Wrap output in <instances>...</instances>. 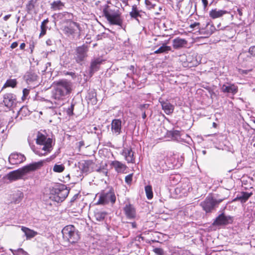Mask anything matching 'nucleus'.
I'll use <instances>...</instances> for the list:
<instances>
[{
	"label": "nucleus",
	"mask_w": 255,
	"mask_h": 255,
	"mask_svg": "<svg viewBox=\"0 0 255 255\" xmlns=\"http://www.w3.org/2000/svg\"><path fill=\"white\" fill-rule=\"evenodd\" d=\"M72 86L71 82L65 79L55 82L52 91V98L56 106L63 105V101L71 92Z\"/></svg>",
	"instance_id": "1"
},
{
	"label": "nucleus",
	"mask_w": 255,
	"mask_h": 255,
	"mask_svg": "<svg viewBox=\"0 0 255 255\" xmlns=\"http://www.w3.org/2000/svg\"><path fill=\"white\" fill-rule=\"evenodd\" d=\"M36 142L37 144L36 148L31 146L33 152L39 156L46 155L52 149V139L40 132H38Z\"/></svg>",
	"instance_id": "2"
},
{
	"label": "nucleus",
	"mask_w": 255,
	"mask_h": 255,
	"mask_svg": "<svg viewBox=\"0 0 255 255\" xmlns=\"http://www.w3.org/2000/svg\"><path fill=\"white\" fill-rule=\"evenodd\" d=\"M103 12L104 16L111 25H122L123 19L122 16V12L119 8L106 5L103 8Z\"/></svg>",
	"instance_id": "3"
},
{
	"label": "nucleus",
	"mask_w": 255,
	"mask_h": 255,
	"mask_svg": "<svg viewBox=\"0 0 255 255\" xmlns=\"http://www.w3.org/2000/svg\"><path fill=\"white\" fill-rule=\"evenodd\" d=\"M43 165L42 161L33 162L21 168L9 172L7 178L10 180H16L21 178L24 175L31 171L39 169Z\"/></svg>",
	"instance_id": "4"
},
{
	"label": "nucleus",
	"mask_w": 255,
	"mask_h": 255,
	"mask_svg": "<svg viewBox=\"0 0 255 255\" xmlns=\"http://www.w3.org/2000/svg\"><path fill=\"white\" fill-rule=\"evenodd\" d=\"M62 234L64 240L71 244L77 242L80 239L79 232L73 225H69L64 227Z\"/></svg>",
	"instance_id": "5"
},
{
	"label": "nucleus",
	"mask_w": 255,
	"mask_h": 255,
	"mask_svg": "<svg viewBox=\"0 0 255 255\" xmlns=\"http://www.w3.org/2000/svg\"><path fill=\"white\" fill-rule=\"evenodd\" d=\"M224 200V198L216 199L212 196L208 195L203 201L200 203V205L206 213H211Z\"/></svg>",
	"instance_id": "6"
},
{
	"label": "nucleus",
	"mask_w": 255,
	"mask_h": 255,
	"mask_svg": "<svg viewBox=\"0 0 255 255\" xmlns=\"http://www.w3.org/2000/svg\"><path fill=\"white\" fill-rule=\"evenodd\" d=\"M52 195L50 197L57 202H62L68 196L69 190L64 185H57L51 191Z\"/></svg>",
	"instance_id": "7"
},
{
	"label": "nucleus",
	"mask_w": 255,
	"mask_h": 255,
	"mask_svg": "<svg viewBox=\"0 0 255 255\" xmlns=\"http://www.w3.org/2000/svg\"><path fill=\"white\" fill-rule=\"evenodd\" d=\"M116 200V197L114 190L112 189H107L100 193L99 199L97 204L104 205L110 202L113 204Z\"/></svg>",
	"instance_id": "8"
},
{
	"label": "nucleus",
	"mask_w": 255,
	"mask_h": 255,
	"mask_svg": "<svg viewBox=\"0 0 255 255\" xmlns=\"http://www.w3.org/2000/svg\"><path fill=\"white\" fill-rule=\"evenodd\" d=\"M88 51V47L85 45H83L76 48L74 59L77 63L80 65L82 64V62L87 57Z\"/></svg>",
	"instance_id": "9"
},
{
	"label": "nucleus",
	"mask_w": 255,
	"mask_h": 255,
	"mask_svg": "<svg viewBox=\"0 0 255 255\" xmlns=\"http://www.w3.org/2000/svg\"><path fill=\"white\" fill-rule=\"evenodd\" d=\"M80 25L76 22L70 21L68 25H65L62 28L63 33L67 36L74 37L77 29H79Z\"/></svg>",
	"instance_id": "10"
},
{
	"label": "nucleus",
	"mask_w": 255,
	"mask_h": 255,
	"mask_svg": "<svg viewBox=\"0 0 255 255\" xmlns=\"http://www.w3.org/2000/svg\"><path fill=\"white\" fill-rule=\"evenodd\" d=\"M16 97L12 93H6L3 96L2 102L4 106L10 110L16 105Z\"/></svg>",
	"instance_id": "11"
},
{
	"label": "nucleus",
	"mask_w": 255,
	"mask_h": 255,
	"mask_svg": "<svg viewBox=\"0 0 255 255\" xmlns=\"http://www.w3.org/2000/svg\"><path fill=\"white\" fill-rule=\"evenodd\" d=\"M233 218L231 216H226L224 213L219 215L213 223V225L217 226L226 225L232 224Z\"/></svg>",
	"instance_id": "12"
},
{
	"label": "nucleus",
	"mask_w": 255,
	"mask_h": 255,
	"mask_svg": "<svg viewBox=\"0 0 255 255\" xmlns=\"http://www.w3.org/2000/svg\"><path fill=\"white\" fill-rule=\"evenodd\" d=\"M24 79L27 84H31L37 82L38 79L37 72L36 70L30 69L24 76Z\"/></svg>",
	"instance_id": "13"
},
{
	"label": "nucleus",
	"mask_w": 255,
	"mask_h": 255,
	"mask_svg": "<svg viewBox=\"0 0 255 255\" xmlns=\"http://www.w3.org/2000/svg\"><path fill=\"white\" fill-rule=\"evenodd\" d=\"M124 213L128 219L132 220L135 218L136 216V210L132 204L128 203L123 208Z\"/></svg>",
	"instance_id": "14"
},
{
	"label": "nucleus",
	"mask_w": 255,
	"mask_h": 255,
	"mask_svg": "<svg viewBox=\"0 0 255 255\" xmlns=\"http://www.w3.org/2000/svg\"><path fill=\"white\" fill-rule=\"evenodd\" d=\"M221 90L223 93L231 94L234 95L237 93L238 88L234 84L226 83L222 86Z\"/></svg>",
	"instance_id": "15"
},
{
	"label": "nucleus",
	"mask_w": 255,
	"mask_h": 255,
	"mask_svg": "<svg viewBox=\"0 0 255 255\" xmlns=\"http://www.w3.org/2000/svg\"><path fill=\"white\" fill-rule=\"evenodd\" d=\"M25 160V157L23 155L17 153H11L8 158V161L12 165L21 163Z\"/></svg>",
	"instance_id": "16"
},
{
	"label": "nucleus",
	"mask_w": 255,
	"mask_h": 255,
	"mask_svg": "<svg viewBox=\"0 0 255 255\" xmlns=\"http://www.w3.org/2000/svg\"><path fill=\"white\" fill-rule=\"evenodd\" d=\"M159 102L161 104L162 109L167 115H170L173 113L174 110V106L171 104L168 100H163L159 99Z\"/></svg>",
	"instance_id": "17"
},
{
	"label": "nucleus",
	"mask_w": 255,
	"mask_h": 255,
	"mask_svg": "<svg viewBox=\"0 0 255 255\" xmlns=\"http://www.w3.org/2000/svg\"><path fill=\"white\" fill-rule=\"evenodd\" d=\"M122 121L120 119H114L111 123V131L113 134L119 135L121 132Z\"/></svg>",
	"instance_id": "18"
},
{
	"label": "nucleus",
	"mask_w": 255,
	"mask_h": 255,
	"mask_svg": "<svg viewBox=\"0 0 255 255\" xmlns=\"http://www.w3.org/2000/svg\"><path fill=\"white\" fill-rule=\"evenodd\" d=\"M110 165L118 173H124L127 168L126 164L118 160L113 161Z\"/></svg>",
	"instance_id": "19"
},
{
	"label": "nucleus",
	"mask_w": 255,
	"mask_h": 255,
	"mask_svg": "<svg viewBox=\"0 0 255 255\" xmlns=\"http://www.w3.org/2000/svg\"><path fill=\"white\" fill-rule=\"evenodd\" d=\"M122 155L125 156V159L128 163H134V152L131 148H125L123 149Z\"/></svg>",
	"instance_id": "20"
},
{
	"label": "nucleus",
	"mask_w": 255,
	"mask_h": 255,
	"mask_svg": "<svg viewBox=\"0 0 255 255\" xmlns=\"http://www.w3.org/2000/svg\"><path fill=\"white\" fill-rule=\"evenodd\" d=\"M145 12L141 10H138L136 5L134 4L132 6L131 11L129 12V15L132 18H133L139 22L138 17H142Z\"/></svg>",
	"instance_id": "21"
},
{
	"label": "nucleus",
	"mask_w": 255,
	"mask_h": 255,
	"mask_svg": "<svg viewBox=\"0 0 255 255\" xmlns=\"http://www.w3.org/2000/svg\"><path fill=\"white\" fill-rule=\"evenodd\" d=\"M153 167L154 171L159 173H162L166 170V165L163 160L156 161Z\"/></svg>",
	"instance_id": "22"
},
{
	"label": "nucleus",
	"mask_w": 255,
	"mask_h": 255,
	"mask_svg": "<svg viewBox=\"0 0 255 255\" xmlns=\"http://www.w3.org/2000/svg\"><path fill=\"white\" fill-rule=\"evenodd\" d=\"M92 164L91 160H83L78 163V167L81 173H87L90 170V167Z\"/></svg>",
	"instance_id": "23"
},
{
	"label": "nucleus",
	"mask_w": 255,
	"mask_h": 255,
	"mask_svg": "<svg viewBox=\"0 0 255 255\" xmlns=\"http://www.w3.org/2000/svg\"><path fill=\"white\" fill-rule=\"evenodd\" d=\"M57 18L61 20L64 23H68L73 21L74 18L73 14L66 11L59 13L57 15Z\"/></svg>",
	"instance_id": "24"
},
{
	"label": "nucleus",
	"mask_w": 255,
	"mask_h": 255,
	"mask_svg": "<svg viewBox=\"0 0 255 255\" xmlns=\"http://www.w3.org/2000/svg\"><path fill=\"white\" fill-rule=\"evenodd\" d=\"M102 62L103 60L99 58H96L91 61L90 72V74L92 75L95 72L99 70Z\"/></svg>",
	"instance_id": "25"
},
{
	"label": "nucleus",
	"mask_w": 255,
	"mask_h": 255,
	"mask_svg": "<svg viewBox=\"0 0 255 255\" xmlns=\"http://www.w3.org/2000/svg\"><path fill=\"white\" fill-rule=\"evenodd\" d=\"M172 43L173 48L178 49L184 47L187 44V41L184 39L177 37L173 40Z\"/></svg>",
	"instance_id": "26"
},
{
	"label": "nucleus",
	"mask_w": 255,
	"mask_h": 255,
	"mask_svg": "<svg viewBox=\"0 0 255 255\" xmlns=\"http://www.w3.org/2000/svg\"><path fill=\"white\" fill-rule=\"evenodd\" d=\"M227 13L225 10L217 9V8L213 9L209 12V16L213 19H215L222 17L223 15Z\"/></svg>",
	"instance_id": "27"
},
{
	"label": "nucleus",
	"mask_w": 255,
	"mask_h": 255,
	"mask_svg": "<svg viewBox=\"0 0 255 255\" xmlns=\"http://www.w3.org/2000/svg\"><path fill=\"white\" fill-rule=\"evenodd\" d=\"M252 192H242L241 194L238 195L237 197L234 199V201L239 200L241 203H244L247 202L249 198L252 195Z\"/></svg>",
	"instance_id": "28"
},
{
	"label": "nucleus",
	"mask_w": 255,
	"mask_h": 255,
	"mask_svg": "<svg viewBox=\"0 0 255 255\" xmlns=\"http://www.w3.org/2000/svg\"><path fill=\"white\" fill-rule=\"evenodd\" d=\"M65 6V3L60 0H54L50 4V8L53 10H62Z\"/></svg>",
	"instance_id": "29"
},
{
	"label": "nucleus",
	"mask_w": 255,
	"mask_h": 255,
	"mask_svg": "<svg viewBox=\"0 0 255 255\" xmlns=\"http://www.w3.org/2000/svg\"><path fill=\"white\" fill-rule=\"evenodd\" d=\"M21 230L23 233H24L25 235L26 236L27 239L33 238L37 235V233L36 232L25 227L22 226Z\"/></svg>",
	"instance_id": "30"
},
{
	"label": "nucleus",
	"mask_w": 255,
	"mask_h": 255,
	"mask_svg": "<svg viewBox=\"0 0 255 255\" xmlns=\"http://www.w3.org/2000/svg\"><path fill=\"white\" fill-rule=\"evenodd\" d=\"M171 49L170 46H167L165 43H163L162 46L155 50L154 53L155 54L167 53L169 51H171Z\"/></svg>",
	"instance_id": "31"
},
{
	"label": "nucleus",
	"mask_w": 255,
	"mask_h": 255,
	"mask_svg": "<svg viewBox=\"0 0 255 255\" xmlns=\"http://www.w3.org/2000/svg\"><path fill=\"white\" fill-rule=\"evenodd\" d=\"M107 213L106 212L101 211H96L94 213V217L96 220L100 222L103 221Z\"/></svg>",
	"instance_id": "32"
},
{
	"label": "nucleus",
	"mask_w": 255,
	"mask_h": 255,
	"mask_svg": "<svg viewBox=\"0 0 255 255\" xmlns=\"http://www.w3.org/2000/svg\"><path fill=\"white\" fill-rule=\"evenodd\" d=\"M37 1V0H30L26 4V8L28 13H30L34 9Z\"/></svg>",
	"instance_id": "33"
},
{
	"label": "nucleus",
	"mask_w": 255,
	"mask_h": 255,
	"mask_svg": "<svg viewBox=\"0 0 255 255\" xmlns=\"http://www.w3.org/2000/svg\"><path fill=\"white\" fill-rule=\"evenodd\" d=\"M48 22V18L44 19L41 23L40 28L41 32L40 33V36H42L46 34V24Z\"/></svg>",
	"instance_id": "34"
},
{
	"label": "nucleus",
	"mask_w": 255,
	"mask_h": 255,
	"mask_svg": "<svg viewBox=\"0 0 255 255\" xmlns=\"http://www.w3.org/2000/svg\"><path fill=\"white\" fill-rule=\"evenodd\" d=\"M145 191L146 193L147 199H151L153 197V193L152 187L150 185H147L145 187Z\"/></svg>",
	"instance_id": "35"
},
{
	"label": "nucleus",
	"mask_w": 255,
	"mask_h": 255,
	"mask_svg": "<svg viewBox=\"0 0 255 255\" xmlns=\"http://www.w3.org/2000/svg\"><path fill=\"white\" fill-rule=\"evenodd\" d=\"M17 82L16 79H9L5 82L4 87H11L14 88L16 86Z\"/></svg>",
	"instance_id": "36"
},
{
	"label": "nucleus",
	"mask_w": 255,
	"mask_h": 255,
	"mask_svg": "<svg viewBox=\"0 0 255 255\" xmlns=\"http://www.w3.org/2000/svg\"><path fill=\"white\" fill-rule=\"evenodd\" d=\"M53 170L55 172L60 173L64 170V166L62 164H55L53 167Z\"/></svg>",
	"instance_id": "37"
},
{
	"label": "nucleus",
	"mask_w": 255,
	"mask_h": 255,
	"mask_svg": "<svg viewBox=\"0 0 255 255\" xmlns=\"http://www.w3.org/2000/svg\"><path fill=\"white\" fill-rule=\"evenodd\" d=\"M14 255H29L28 254L24 251L22 249L19 248L15 251L13 253Z\"/></svg>",
	"instance_id": "38"
},
{
	"label": "nucleus",
	"mask_w": 255,
	"mask_h": 255,
	"mask_svg": "<svg viewBox=\"0 0 255 255\" xmlns=\"http://www.w3.org/2000/svg\"><path fill=\"white\" fill-rule=\"evenodd\" d=\"M133 174H129L126 176L125 182L128 184L130 185L131 183L132 180Z\"/></svg>",
	"instance_id": "39"
},
{
	"label": "nucleus",
	"mask_w": 255,
	"mask_h": 255,
	"mask_svg": "<svg viewBox=\"0 0 255 255\" xmlns=\"http://www.w3.org/2000/svg\"><path fill=\"white\" fill-rule=\"evenodd\" d=\"M170 134L173 138L176 139L180 136V131L177 130L171 131Z\"/></svg>",
	"instance_id": "40"
},
{
	"label": "nucleus",
	"mask_w": 255,
	"mask_h": 255,
	"mask_svg": "<svg viewBox=\"0 0 255 255\" xmlns=\"http://www.w3.org/2000/svg\"><path fill=\"white\" fill-rule=\"evenodd\" d=\"M75 106V104L73 103H71L70 106L67 109V114L69 116H71L73 115V110Z\"/></svg>",
	"instance_id": "41"
},
{
	"label": "nucleus",
	"mask_w": 255,
	"mask_h": 255,
	"mask_svg": "<svg viewBox=\"0 0 255 255\" xmlns=\"http://www.w3.org/2000/svg\"><path fill=\"white\" fill-rule=\"evenodd\" d=\"M149 107L148 104H142L138 106V108L139 110L142 112V113L143 112V111H145V110L147 109Z\"/></svg>",
	"instance_id": "42"
},
{
	"label": "nucleus",
	"mask_w": 255,
	"mask_h": 255,
	"mask_svg": "<svg viewBox=\"0 0 255 255\" xmlns=\"http://www.w3.org/2000/svg\"><path fill=\"white\" fill-rule=\"evenodd\" d=\"M153 252L157 254V255H163V251L161 248H156L153 249Z\"/></svg>",
	"instance_id": "43"
},
{
	"label": "nucleus",
	"mask_w": 255,
	"mask_h": 255,
	"mask_svg": "<svg viewBox=\"0 0 255 255\" xmlns=\"http://www.w3.org/2000/svg\"><path fill=\"white\" fill-rule=\"evenodd\" d=\"M23 96H22V100H24V99H26L27 96L29 94V90L27 89L26 88H25L23 90Z\"/></svg>",
	"instance_id": "44"
},
{
	"label": "nucleus",
	"mask_w": 255,
	"mask_h": 255,
	"mask_svg": "<svg viewBox=\"0 0 255 255\" xmlns=\"http://www.w3.org/2000/svg\"><path fill=\"white\" fill-rule=\"evenodd\" d=\"M249 53L252 56L255 57V46H253L250 47L249 49Z\"/></svg>",
	"instance_id": "45"
},
{
	"label": "nucleus",
	"mask_w": 255,
	"mask_h": 255,
	"mask_svg": "<svg viewBox=\"0 0 255 255\" xmlns=\"http://www.w3.org/2000/svg\"><path fill=\"white\" fill-rule=\"evenodd\" d=\"M199 25V22H195L194 23L190 24V27L191 28H196V29H200Z\"/></svg>",
	"instance_id": "46"
},
{
	"label": "nucleus",
	"mask_w": 255,
	"mask_h": 255,
	"mask_svg": "<svg viewBox=\"0 0 255 255\" xmlns=\"http://www.w3.org/2000/svg\"><path fill=\"white\" fill-rule=\"evenodd\" d=\"M203 4V8L205 10H207V6L208 4V1L207 0H202Z\"/></svg>",
	"instance_id": "47"
},
{
	"label": "nucleus",
	"mask_w": 255,
	"mask_h": 255,
	"mask_svg": "<svg viewBox=\"0 0 255 255\" xmlns=\"http://www.w3.org/2000/svg\"><path fill=\"white\" fill-rule=\"evenodd\" d=\"M17 46H18V42H14L11 44L10 48L11 49H14V48H16Z\"/></svg>",
	"instance_id": "48"
},
{
	"label": "nucleus",
	"mask_w": 255,
	"mask_h": 255,
	"mask_svg": "<svg viewBox=\"0 0 255 255\" xmlns=\"http://www.w3.org/2000/svg\"><path fill=\"white\" fill-rule=\"evenodd\" d=\"M237 12L240 16H242L243 15L242 9L241 8H238Z\"/></svg>",
	"instance_id": "49"
},
{
	"label": "nucleus",
	"mask_w": 255,
	"mask_h": 255,
	"mask_svg": "<svg viewBox=\"0 0 255 255\" xmlns=\"http://www.w3.org/2000/svg\"><path fill=\"white\" fill-rule=\"evenodd\" d=\"M129 223L131 224V226L132 228H136V223L135 222H130V223Z\"/></svg>",
	"instance_id": "50"
},
{
	"label": "nucleus",
	"mask_w": 255,
	"mask_h": 255,
	"mask_svg": "<svg viewBox=\"0 0 255 255\" xmlns=\"http://www.w3.org/2000/svg\"><path fill=\"white\" fill-rule=\"evenodd\" d=\"M11 16V14H7V15H5L4 17H3V19L5 21H6L8 19V18Z\"/></svg>",
	"instance_id": "51"
},
{
	"label": "nucleus",
	"mask_w": 255,
	"mask_h": 255,
	"mask_svg": "<svg viewBox=\"0 0 255 255\" xmlns=\"http://www.w3.org/2000/svg\"><path fill=\"white\" fill-rule=\"evenodd\" d=\"M25 47V44L24 43H21V44L20 45V49H21V50H23L24 49Z\"/></svg>",
	"instance_id": "52"
},
{
	"label": "nucleus",
	"mask_w": 255,
	"mask_h": 255,
	"mask_svg": "<svg viewBox=\"0 0 255 255\" xmlns=\"http://www.w3.org/2000/svg\"><path fill=\"white\" fill-rule=\"evenodd\" d=\"M142 118L143 119H145L146 118V115L145 111H143V112L142 114Z\"/></svg>",
	"instance_id": "53"
},
{
	"label": "nucleus",
	"mask_w": 255,
	"mask_h": 255,
	"mask_svg": "<svg viewBox=\"0 0 255 255\" xmlns=\"http://www.w3.org/2000/svg\"><path fill=\"white\" fill-rule=\"evenodd\" d=\"M67 74L69 75L72 76L73 77L75 76V74L74 72H67Z\"/></svg>",
	"instance_id": "54"
},
{
	"label": "nucleus",
	"mask_w": 255,
	"mask_h": 255,
	"mask_svg": "<svg viewBox=\"0 0 255 255\" xmlns=\"http://www.w3.org/2000/svg\"><path fill=\"white\" fill-rule=\"evenodd\" d=\"M210 27L212 28L211 29L210 34H212L214 31V30L215 29V27L212 25H210Z\"/></svg>",
	"instance_id": "55"
},
{
	"label": "nucleus",
	"mask_w": 255,
	"mask_h": 255,
	"mask_svg": "<svg viewBox=\"0 0 255 255\" xmlns=\"http://www.w3.org/2000/svg\"><path fill=\"white\" fill-rule=\"evenodd\" d=\"M23 197V194L22 193L20 192L19 193V201H20Z\"/></svg>",
	"instance_id": "56"
},
{
	"label": "nucleus",
	"mask_w": 255,
	"mask_h": 255,
	"mask_svg": "<svg viewBox=\"0 0 255 255\" xmlns=\"http://www.w3.org/2000/svg\"><path fill=\"white\" fill-rule=\"evenodd\" d=\"M95 97H96V93L93 92L92 93L91 99Z\"/></svg>",
	"instance_id": "57"
},
{
	"label": "nucleus",
	"mask_w": 255,
	"mask_h": 255,
	"mask_svg": "<svg viewBox=\"0 0 255 255\" xmlns=\"http://www.w3.org/2000/svg\"><path fill=\"white\" fill-rule=\"evenodd\" d=\"M145 2V4L147 5H148L150 4V2L149 1H148V0H146Z\"/></svg>",
	"instance_id": "58"
},
{
	"label": "nucleus",
	"mask_w": 255,
	"mask_h": 255,
	"mask_svg": "<svg viewBox=\"0 0 255 255\" xmlns=\"http://www.w3.org/2000/svg\"><path fill=\"white\" fill-rule=\"evenodd\" d=\"M77 195H75L73 197V199L71 200V201H73L74 200H75L76 198V197H77Z\"/></svg>",
	"instance_id": "59"
},
{
	"label": "nucleus",
	"mask_w": 255,
	"mask_h": 255,
	"mask_svg": "<svg viewBox=\"0 0 255 255\" xmlns=\"http://www.w3.org/2000/svg\"><path fill=\"white\" fill-rule=\"evenodd\" d=\"M51 66V63L50 62H47L46 63V67H47L48 66Z\"/></svg>",
	"instance_id": "60"
},
{
	"label": "nucleus",
	"mask_w": 255,
	"mask_h": 255,
	"mask_svg": "<svg viewBox=\"0 0 255 255\" xmlns=\"http://www.w3.org/2000/svg\"><path fill=\"white\" fill-rule=\"evenodd\" d=\"M79 144H80V146H82V145H83L84 144V143H83V141H80V142H79Z\"/></svg>",
	"instance_id": "61"
},
{
	"label": "nucleus",
	"mask_w": 255,
	"mask_h": 255,
	"mask_svg": "<svg viewBox=\"0 0 255 255\" xmlns=\"http://www.w3.org/2000/svg\"><path fill=\"white\" fill-rule=\"evenodd\" d=\"M251 121H252L254 124H255V118H254V119H252L251 120Z\"/></svg>",
	"instance_id": "62"
},
{
	"label": "nucleus",
	"mask_w": 255,
	"mask_h": 255,
	"mask_svg": "<svg viewBox=\"0 0 255 255\" xmlns=\"http://www.w3.org/2000/svg\"><path fill=\"white\" fill-rule=\"evenodd\" d=\"M219 26H220V25H218V26H217L218 28L219 29V30L221 29L222 28H220Z\"/></svg>",
	"instance_id": "63"
},
{
	"label": "nucleus",
	"mask_w": 255,
	"mask_h": 255,
	"mask_svg": "<svg viewBox=\"0 0 255 255\" xmlns=\"http://www.w3.org/2000/svg\"><path fill=\"white\" fill-rule=\"evenodd\" d=\"M132 68H133V66H130V69H132Z\"/></svg>",
	"instance_id": "64"
}]
</instances>
